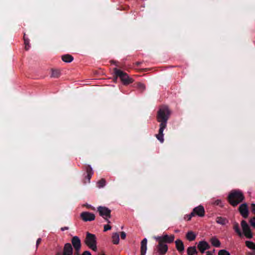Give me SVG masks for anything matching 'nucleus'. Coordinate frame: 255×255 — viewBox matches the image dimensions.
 Wrapping results in <instances>:
<instances>
[{
	"label": "nucleus",
	"mask_w": 255,
	"mask_h": 255,
	"mask_svg": "<svg viewBox=\"0 0 255 255\" xmlns=\"http://www.w3.org/2000/svg\"><path fill=\"white\" fill-rule=\"evenodd\" d=\"M216 221L218 224L222 225H225L228 223V221L227 219L221 217H217Z\"/></svg>",
	"instance_id": "20"
},
{
	"label": "nucleus",
	"mask_w": 255,
	"mask_h": 255,
	"mask_svg": "<svg viewBox=\"0 0 255 255\" xmlns=\"http://www.w3.org/2000/svg\"><path fill=\"white\" fill-rule=\"evenodd\" d=\"M71 242L75 249V252L74 254L80 255V251L81 247L80 239L77 236H75L72 239Z\"/></svg>",
	"instance_id": "9"
},
{
	"label": "nucleus",
	"mask_w": 255,
	"mask_h": 255,
	"mask_svg": "<svg viewBox=\"0 0 255 255\" xmlns=\"http://www.w3.org/2000/svg\"><path fill=\"white\" fill-rule=\"evenodd\" d=\"M247 255H255V254L253 253H248Z\"/></svg>",
	"instance_id": "40"
},
{
	"label": "nucleus",
	"mask_w": 255,
	"mask_h": 255,
	"mask_svg": "<svg viewBox=\"0 0 255 255\" xmlns=\"http://www.w3.org/2000/svg\"><path fill=\"white\" fill-rule=\"evenodd\" d=\"M158 242V245L156 246V250L159 255H165L168 251V246L166 244L163 243L160 241H156Z\"/></svg>",
	"instance_id": "10"
},
{
	"label": "nucleus",
	"mask_w": 255,
	"mask_h": 255,
	"mask_svg": "<svg viewBox=\"0 0 255 255\" xmlns=\"http://www.w3.org/2000/svg\"><path fill=\"white\" fill-rule=\"evenodd\" d=\"M61 75L60 71L58 69H52L51 77L54 78H58Z\"/></svg>",
	"instance_id": "22"
},
{
	"label": "nucleus",
	"mask_w": 255,
	"mask_h": 255,
	"mask_svg": "<svg viewBox=\"0 0 255 255\" xmlns=\"http://www.w3.org/2000/svg\"><path fill=\"white\" fill-rule=\"evenodd\" d=\"M99 215L102 217L108 224L111 223L110 219L111 218V210L107 207L99 206L97 208Z\"/></svg>",
	"instance_id": "5"
},
{
	"label": "nucleus",
	"mask_w": 255,
	"mask_h": 255,
	"mask_svg": "<svg viewBox=\"0 0 255 255\" xmlns=\"http://www.w3.org/2000/svg\"><path fill=\"white\" fill-rule=\"evenodd\" d=\"M170 112L167 106H161L157 113V121L160 123L158 133L156 134V137L160 142L164 141L163 130L166 128L167 122L169 118Z\"/></svg>",
	"instance_id": "1"
},
{
	"label": "nucleus",
	"mask_w": 255,
	"mask_h": 255,
	"mask_svg": "<svg viewBox=\"0 0 255 255\" xmlns=\"http://www.w3.org/2000/svg\"><path fill=\"white\" fill-rule=\"evenodd\" d=\"M61 59L63 61L66 63H70L74 59L73 57L70 54H65L62 55Z\"/></svg>",
	"instance_id": "18"
},
{
	"label": "nucleus",
	"mask_w": 255,
	"mask_h": 255,
	"mask_svg": "<svg viewBox=\"0 0 255 255\" xmlns=\"http://www.w3.org/2000/svg\"><path fill=\"white\" fill-rule=\"evenodd\" d=\"M206 255H214L212 254L210 251H208L206 252Z\"/></svg>",
	"instance_id": "39"
},
{
	"label": "nucleus",
	"mask_w": 255,
	"mask_h": 255,
	"mask_svg": "<svg viewBox=\"0 0 255 255\" xmlns=\"http://www.w3.org/2000/svg\"><path fill=\"white\" fill-rule=\"evenodd\" d=\"M154 239L156 241H160L164 244H170L172 243L175 239V236L174 235H168L167 234H163L161 236L154 237Z\"/></svg>",
	"instance_id": "7"
},
{
	"label": "nucleus",
	"mask_w": 255,
	"mask_h": 255,
	"mask_svg": "<svg viewBox=\"0 0 255 255\" xmlns=\"http://www.w3.org/2000/svg\"><path fill=\"white\" fill-rule=\"evenodd\" d=\"M68 227H63L61 229V230L62 231H64L65 230H68Z\"/></svg>",
	"instance_id": "37"
},
{
	"label": "nucleus",
	"mask_w": 255,
	"mask_h": 255,
	"mask_svg": "<svg viewBox=\"0 0 255 255\" xmlns=\"http://www.w3.org/2000/svg\"><path fill=\"white\" fill-rule=\"evenodd\" d=\"M23 40L24 42L25 49V50H28L29 49L30 46L29 44V40L26 37L25 33H24Z\"/></svg>",
	"instance_id": "25"
},
{
	"label": "nucleus",
	"mask_w": 255,
	"mask_h": 255,
	"mask_svg": "<svg viewBox=\"0 0 255 255\" xmlns=\"http://www.w3.org/2000/svg\"><path fill=\"white\" fill-rule=\"evenodd\" d=\"M210 242L212 245L215 247L219 248L221 247V242L216 237H212Z\"/></svg>",
	"instance_id": "16"
},
{
	"label": "nucleus",
	"mask_w": 255,
	"mask_h": 255,
	"mask_svg": "<svg viewBox=\"0 0 255 255\" xmlns=\"http://www.w3.org/2000/svg\"><path fill=\"white\" fill-rule=\"evenodd\" d=\"M87 174L93 175L94 172L91 166L88 165L86 169Z\"/></svg>",
	"instance_id": "29"
},
{
	"label": "nucleus",
	"mask_w": 255,
	"mask_h": 255,
	"mask_svg": "<svg viewBox=\"0 0 255 255\" xmlns=\"http://www.w3.org/2000/svg\"><path fill=\"white\" fill-rule=\"evenodd\" d=\"M73 248L70 243H67L64 245L63 255H72Z\"/></svg>",
	"instance_id": "14"
},
{
	"label": "nucleus",
	"mask_w": 255,
	"mask_h": 255,
	"mask_svg": "<svg viewBox=\"0 0 255 255\" xmlns=\"http://www.w3.org/2000/svg\"><path fill=\"white\" fill-rule=\"evenodd\" d=\"M82 255H91V254L89 251H85Z\"/></svg>",
	"instance_id": "36"
},
{
	"label": "nucleus",
	"mask_w": 255,
	"mask_h": 255,
	"mask_svg": "<svg viewBox=\"0 0 255 255\" xmlns=\"http://www.w3.org/2000/svg\"><path fill=\"white\" fill-rule=\"evenodd\" d=\"M239 212L244 218H247L249 216L248 207L246 203L241 204L239 208Z\"/></svg>",
	"instance_id": "13"
},
{
	"label": "nucleus",
	"mask_w": 255,
	"mask_h": 255,
	"mask_svg": "<svg viewBox=\"0 0 255 255\" xmlns=\"http://www.w3.org/2000/svg\"><path fill=\"white\" fill-rule=\"evenodd\" d=\"M84 242L89 248L93 251H96V237L95 235L87 233Z\"/></svg>",
	"instance_id": "3"
},
{
	"label": "nucleus",
	"mask_w": 255,
	"mask_h": 255,
	"mask_svg": "<svg viewBox=\"0 0 255 255\" xmlns=\"http://www.w3.org/2000/svg\"><path fill=\"white\" fill-rule=\"evenodd\" d=\"M233 229L239 236L241 237L242 236V233L240 229L238 223L235 222L233 224Z\"/></svg>",
	"instance_id": "23"
},
{
	"label": "nucleus",
	"mask_w": 255,
	"mask_h": 255,
	"mask_svg": "<svg viewBox=\"0 0 255 255\" xmlns=\"http://www.w3.org/2000/svg\"><path fill=\"white\" fill-rule=\"evenodd\" d=\"M112 242L114 244H118L119 243L120 237L119 235L117 233H114L112 235Z\"/></svg>",
	"instance_id": "24"
},
{
	"label": "nucleus",
	"mask_w": 255,
	"mask_h": 255,
	"mask_svg": "<svg viewBox=\"0 0 255 255\" xmlns=\"http://www.w3.org/2000/svg\"><path fill=\"white\" fill-rule=\"evenodd\" d=\"M97 184L98 188H103L106 185V180L104 179H101L97 182Z\"/></svg>",
	"instance_id": "27"
},
{
	"label": "nucleus",
	"mask_w": 255,
	"mask_h": 255,
	"mask_svg": "<svg viewBox=\"0 0 255 255\" xmlns=\"http://www.w3.org/2000/svg\"><path fill=\"white\" fill-rule=\"evenodd\" d=\"M218 255H231L230 253L225 250H221L218 252Z\"/></svg>",
	"instance_id": "28"
},
{
	"label": "nucleus",
	"mask_w": 255,
	"mask_h": 255,
	"mask_svg": "<svg viewBox=\"0 0 255 255\" xmlns=\"http://www.w3.org/2000/svg\"><path fill=\"white\" fill-rule=\"evenodd\" d=\"M205 215V210L202 206H199L195 207L192 212L190 214L188 220H190L191 217L194 216H198L202 217Z\"/></svg>",
	"instance_id": "8"
},
{
	"label": "nucleus",
	"mask_w": 255,
	"mask_h": 255,
	"mask_svg": "<svg viewBox=\"0 0 255 255\" xmlns=\"http://www.w3.org/2000/svg\"><path fill=\"white\" fill-rule=\"evenodd\" d=\"M221 202V201L220 200H217L215 201V204L216 205H219Z\"/></svg>",
	"instance_id": "38"
},
{
	"label": "nucleus",
	"mask_w": 255,
	"mask_h": 255,
	"mask_svg": "<svg viewBox=\"0 0 255 255\" xmlns=\"http://www.w3.org/2000/svg\"><path fill=\"white\" fill-rule=\"evenodd\" d=\"M245 244L248 248L255 251V244L252 241H247Z\"/></svg>",
	"instance_id": "26"
},
{
	"label": "nucleus",
	"mask_w": 255,
	"mask_h": 255,
	"mask_svg": "<svg viewBox=\"0 0 255 255\" xmlns=\"http://www.w3.org/2000/svg\"><path fill=\"white\" fill-rule=\"evenodd\" d=\"M196 234L192 231L188 232L186 234V238L189 241H194L196 238Z\"/></svg>",
	"instance_id": "19"
},
{
	"label": "nucleus",
	"mask_w": 255,
	"mask_h": 255,
	"mask_svg": "<svg viewBox=\"0 0 255 255\" xmlns=\"http://www.w3.org/2000/svg\"><path fill=\"white\" fill-rule=\"evenodd\" d=\"M251 225L255 229V217L251 218L250 220Z\"/></svg>",
	"instance_id": "32"
},
{
	"label": "nucleus",
	"mask_w": 255,
	"mask_h": 255,
	"mask_svg": "<svg viewBox=\"0 0 255 255\" xmlns=\"http://www.w3.org/2000/svg\"><path fill=\"white\" fill-rule=\"evenodd\" d=\"M105 255V254H102V255Z\"/></svg>",
	"instance_id": "43"
},
{
	"label": "nucleus",
	"mask_w": 255,
	"mask_h": 255,
	"mask_svg": "<svg viewBox=\"0 0 255 255\" xmlns=\"http://www.w3.org/2000/svg\"><path fill=\"white\" fill-rule=\"evenodd\" d=\"M74 255H79V254H74Z\"/></svg>",
	"instance_id": "42"
},
{
	"label": "nucleus",
	"mask_w": 255,
	"mask_h": 255,
	"mask_svg": "<svg viewBox=\"0 0 255 255\" xmlns=\"http://www.w3.org/2000/svg\"><path fill=\"white\" fill-rule=\"evenodd\" d=\"M147 240L144 238L141 242L140 255H145L147 251Z\"/></svg>",
	"instance_id": "15"
},
{
	"label": "nucleus",
	"mask_w": 255,
	"mask_h": 255,
	"mask_svg": "<svg viewBox=\"0 0 255 255\" xmlns=\"http://www.w3.org/2000/svg\"><path fill=\"white\" fill-rule=\"evenodd\" d=\"M228 199L232 205L236 206L244 199V196L241 191H234L229 194Z\"/></svg>",
	"instance_id": "2"
},
{
	"label": "nucleus",
	"mask_w": 255,
	"mask_h": 255,
	"mask_svg": "<svg viewBox=\"0 0 255 255\" xmlns=\"http://www.w3.org/2000/svg\"><path fill=\"white\" fill-rule=\"evenodd\" d=\"M41 242V238H38L37 240V241H36V248L38 247V245L40 244Z\"/></svg>",
	"instance_id": "35"
},
{
	"label": "nucleus",
	"mask_w": 255,
	"mask_h": 255,
	"mask_svg": "<svg viewBox=\"0 0 255 255\" xmlns=\"http://www.w3.org/2000/svg\"><path fill=\"white\" fill-rule=\"evenodd\" d=\"M197 248L200 252L203 254L206 250L210 249V246L206 241H202L199 242Z\"/></svg>",
	"instance_id": "12"
},
{
	"label": "nucleus",
	"mask_w": 255,
	"mask_h": 255,
	"mask_svg": "<svg viewBox=\"0 0 255 255\" xmlns=\"http://www.w3.org/2000/svg\"><path fill=\"white\" fill-rule=\"evenodd\" d=\"M92 175H91V174H87L85 179L83 180L84 183H89Z\"/></svg>",
	"instance_id": "30"
},
{
	"label": "nucleus",
	"mask_w": 255,
	"mask_h": 255,
	"mask_svg": "<svg viewBox=\"0 0 255 255\" xmlns=\"http://www.w3.org/2000/svg\"><path fill=\"white\" fill-rule=\"evenodd\" d=\"M80 217L82 220L85 222L94 221L95 219V215L89 212H83L81 213Z\"/></svg>",
	"instance_id": "11"
},
{
	"label": "nucleus",
	"mask_w": 255,
	"mask_h": 255,
	"mask_svg": "<svg viewBox=\"0 0 255 255\" xmlns=\"http://www.w3.org/2000/svg\"><path fill=\"white\" fill-rule=\"evenodd\" d=\"M176 248L179 252H182L184 250L183 243L180 240H177L175 241Z\"/></svg>",
	"instance_id": "17"
},
{
	"label": "nucleus",
	"mask_w": 255,
	"mask_h": 255,
	"mask_svg": "<svg viewBox=\"0 0 255 255\" xmlns=\"http://www.w3.org/2000/svg\"><path fill=\"white\" fill-rule=\"evenodd\" d=\"M188 255H194L197 254V251L195 247H190L187 250Z\"/></svg>",
	"instance_id": "21"
},
{
	"label": "nucleus",
	"mask_w": 255,
	"mask_h": 255,
	"mask_svg": "<svg viewBox=\"0 0 255 255\" xmlns=\"http://www.w3.org/2000/svg\"><path fill=\"white\" fill-rule=\"evenodd\" d=\"M121 238L123 240L125 239L126 237V234L124 232H122L121 233Z\"/></svg>",
	"instance_id": "34"
},
{
	"label": "nucleus",
	"mask_w": 255,
	"mask_h": 255,
	"mask_svg": "<svg viewBox=\"0 0 255 255\" xmlns=\"http://www.w3.org/2000/svg\"><path fill=\"white\" fill-rule=\"evenodd\" d=\"M112 227L109 224L105 225L104 227V231L106 232L108 230H110Z\"/></svg>",
	"instance_id": "33"
},
{
	"label": "nucleus",
	"mask_w": 255,
	"mask_h": 255,
	"mask_svg": "<svg viewBox=\"0 0 255 255\" xmlns=\"http://www.w3.org/2000/svg\"><path fill=\"white\" fill-rule=\"evenodd\" d=\"M114 71L116 75L120 78L124 85H128L133 82V79L130 78L127 73L117 68L114 69Z\"/></svg>",
	"instance_id": "4"
},
{
	"label": "nucleus",
	"mask_w": 255,
	"mask_h": 255,
	"mask_svg": "<svg viewBox=\"0 0 255 255\" xmlns=\"http://www.w3.org/2000/svg\"><path fill=\"white\" fill-rule=\"evenodd\" d=\"M241 225L243 231L242 235L244 234V235L248 239L252 238L253 237V233L249 225L246 221L245 220L242 221Z\"/></svg>",
	"instance_id": "6"
},
{
	"label": "nucleus",
	"mask_w": 255,
	"mask_h": 255,
	"mask_svg": "<svg viewBox=\"0 0 255 255\" xmlns=\"http://www.w3.org/2000/svg\"><path fill=\"white\" fill-rule=\"evenodd\" d=\"M87 207H88V208H92V209H94V208H92V207H91V206H90V205H88V206H87Z\"/></svg>",
	"instance_id": "41"
},
{
	"label": "nucleus",
	"mask_w": 255,
	"mask_h": 255,
	"mask_svg": "<svg viewBox=\"0 0 255 255\" xmlns=\"http://www.w3.org/2000/svg\"><path fill=\"white\" fill-rule=\"evenodd\" d=\"M137 87L141 91H143L145 89V86L141 83H137Z\"/></svg>",
	"instance_id": "31"
}]
</instances>
